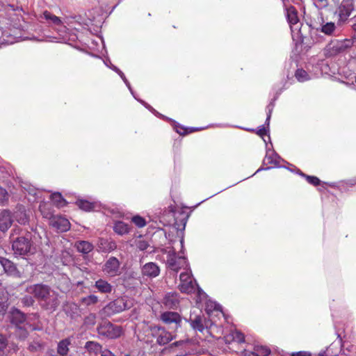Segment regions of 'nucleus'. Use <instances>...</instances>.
Segmentation results:
<instances>
[{
	"instance_id": "obj_1",
	"label": "nucleus",
	"mask_w": 356,
	"mask_h": 356,
	"mask_svg": "<svg viewBox=\"0 0 356 356\" xmlns=\"http://www.w3.org/2000/svg\"><path fill=\"white\" fill-rule=\"evenodd\" d=\"M11 243L15 256L25 257L34 253L35 248L29 236L13 238Z\"/></svg>"
},
{
	"instance_id": "obj_2",
	"label": "nucleus",
	"mask_w": 356,
	"mask_h": 356,
	"mask_svg": "<svg viewBox=\"0 0 356 356\" xmlns=\"http://www.w3.org/2000/svg\"><path fill=\"white\" fill-rule=\"evenodd\" d=\"M131 302L126 297L118 298L109 302L103 308V312L107 316L122 312L131 308Z\"/></svg>"
},
{
	"instance_id": "obj_3",
	"label": "nucleus",
	"mask_w": 356,
	"mask_h": 356,
	"mask_svg": "<svg viewBox=\"0 0 356 356\" xmlns=\"http://www.w3.org/2000/svg\"><path fill=\"white\" fill-rule=\"evenodd\" d=\"M353 46V42L350 40H334L327 44L324 49V54L326 57H334L346 51Z\"/></svg>"
},
{
	"instance_id": "obj_4",
	"label": "nucleus",
	"mask_w": 356,
	"mask_h": 356,
	"mask_svg": "<svg viewBox=\"0 0 356 356\" xmlns=\"http://www.w3.org/2000/svg\"><path fill=\"white\" fill-rule=\"evenodd\" d=\"M40 210L44 218L49 219V225L58 232H65L70 229V223L67 218L52 216L50 212L44 213L42 205H40Z\"/></svg>"
},
{
	"instance_id": "obj_5",
	"label": "nucleus",
	"mask_w": 356,
	"mask_h": 356,
	"mask_svg": "<svg viewBox=\"0 0 356 356\" xmlns=\"http://www.w3.org/2000/svg\"><path fill=\"white\" fill-rule=\"evenodd\" d=\"M99 335L109 339H117L122 334V328L120 326L115 325L109 321H103L97 327Z\"/></svg>"
},
{
	"instance_id": "obj_6",
	"label": "nucleus",
	"mask_w": 356,
	"mask_h": 356,
	"mask_svg": "<svg viewBox=\"0 0 356 356\" xmlns=\"http://www.w3.org/2000/svg\"><path fill=\"white\" fill-rule=\"evenodd\" d=\"M26 292L33 296L40 302H44L47 296L52 291L50 287L45 284H37L28 286L26 289Z\"/></svg>"
},
{
	"instance_id": "obj_7",
	"label": "nucleus",
	"mask_w": 356,
	"mask_h": 356,
	"mask_svg": "<svg viewBox=\"0 0 356 356\" xmlns=\"http://www.w3.org/2000/svg\"><path fill=\"white\" fill-rule=\"evenodd\" d=\"M186 264V261L184 257L177 256L175 250L168 252L166 265L168 268L178 272L181 268H184Z\"/></svg>"
},
{
	"instance_id": "obj_8",
	"label": "nucleus",
	"mask_w": 356,
	"mask_h": 356,
	"mask_svg": "<svg viewBox=\"0 0 356 356\" xmlns=\"http://www.w3.org/2000/svg\"><path fill=\"white\" fill-rule=\"evenodd\" d=\"M180 284L179 289L181 292L191 293L195 291L196 284L193 282L189 273H181L179 275Z\"/></svg>"
},
{
	"instance_id": "obj_9",
	"label": "nucleus",
	"mask_w": 356,
	"mask_h": 356,
	"mask_svg": "<svg viewBox=\"0 0 356 356\" xmlns=\"http://www.w3.org/2000/svg\"><path fill=\"white\" fill-rule=\"evenodd\" d=\"M103 271L111 277H114L120 273V261L114 257H110L104 264Z\"/></svg>"
},
{
	"instance_id": "obj_10",
	"label": "nucleus",
	"mask_w": 356,
	"mask_h": 356,
	"mask_svg": "<svg viewBox=\"0 0 356 356\" xmlns=\"http://www.w3.org/2000/svg\"><path fill=\"white\" fill-rule=\"evenodd\" d=\"M0 264L7 275L17 278L22 277V273L13 261L5 257H0Z\"/></svg>"
},
{
	"instance_id": "obj_11",
	"label": "nucleus",
	"mask_w": 356,
	"mask_h": 356,
	"mask_svg": "<svg viewBox=\"0 0 356 356\" xmlns=\"http://www.w3.org/2000/svg\"><path fill=\"white\" fill-rule=\"evenodd\" d=\"M59 305L58 294L52 290L41 306L47 310L55 311Z\"/></svg>"
},
{
	"instance_id": "obj_12",
	"label": "nucleus",
	"mask_w": 356,
	"mask_h": 356,
	"mask_svg": "<svg viewBox=\"0 0 356 356\" xmlns=\"http://www.w3.org/2000/svg\"><path fill=\"white\" fill-rule=\"evenodd\" d=\"M13 218L8 209H3L0 212V231L5 232L12 225Z\"/></svg>"
},
{
	"instance_id": "obj_13",
	"label": "nucleus",
	"mask_w": 356,
	"mask_h": 356,
	"mask_svg": "<svg viewBox=\"0 0 356 356\" xmlns=\"http://www.w3.org/2000/svg\"><path fill=\"white\" fill-rule=\"evenodd\" d=\"M161 319L166 324L175 323L177 327L180 326L181 318L177 312H165L161 314Z\"/></svg>"
},
{
	"instance_id": "obj_14",
	"label": "nucleus",
	"mask_w": 356,
	"mask_h": 356,
	"mask_svg": "<svg viewBox=\"0 0 356 356\" xmlns=\"http://www.w3.org/2000/svg\"><path fill=\"white\" fill-rule=\"evenodd\" d=\"M163 304L170 309H177L179 305V297L176 292H169L163 298Z\"/></svg>"
},
{
	"instance_id": "obj_15",
	"label": "nucleus",
	"mask_w": 356,
	"mask_h": 356,
	"mask_svg": "<svg viewBox=\"0 0 356 356\" xmlns=\"http://www.w3.org/2000/svg\"><path fill=\"white\" fill-rule=\"evenodd\" d=\"M188 322L193 330H197L200 332H202L207 327L206 318L204 316L197 315L195 316L194 318L191 317Z\"/></svg>"
},
{
	"instance_id": "obj_16",
	"label": "nucleus",
	"mask_w": 356,
	"mask_h": 356,
	"mask_svg": "<svg viewBox=\"0 0 356 356\" xmlns=\"http://www.w3.org/2000/svg\"><path fill=\"white\" fill-rule=\"evenodd\" d=\"M156 343L160 346H163L169 343L173 339V335L166 331L165 329L158 327L156 331Z\"/></svg>"
},
{
	"instance_id": "obj_17",
	"label": "nucleus",
	"mask_w": 356,
	"mask_h": 356,
	"mask_svg": "<svg viewBox=\"0 0 356 356\" xmlns=\"http://www.w3.org/2000/svg\"><path fill=\"white\" fill-rule=\"evenodd\" d=\"M142 273L144 275L149 277H156L160 273V268L156 264L149 262L143 266Z\"/></svg>"
},
{
	"instance_id": "obj_18",
	"label": "nucleus",
	"mask_w": 356,
	"mask_h": 356,
	"mask_svg": "<svg viewBox=\"0 0 356 356\" xmlns=\"http://www.w3.org/2000/svg\"><path fill=\"white\" fill-rule=\"evenodd\" d=\"M353 7V3L350 0H343L339 8L340 17L341 19L348 18L351 15Z\"/></svg>"
},
{
	"instance_id": "obj_19",
	"label": "nucleus",
	"mask_w": 356,
	"mask_h": 356,
	"mask_svg": "<svg viewBox=\"0 0 356 356\" xmlns=\"http://www.w3.org/2000/svg\"><path fill=\"white\" fill-rule=\"evenodd\" d=\"M15 219L21 225H25L29 222V216L25 209L22 206L17 207V209L14 213Z\"/></svg>"
},
{
	"instance_id": "obj_20",
	"label": "nucleus",
	"mask_w": 356,
	"mask_h": 356,
	"mask_svg": "<svg viewBox=\"0 0 356 356\" xmlns=\"http://www.w3.org/2000/svg\"><path fill=\"white\" fill-rule=\"evenodd\" d=\"M26 320L25 314L19 309L14 308L10 312V321L13 324L19 326Z\"/></svg>"
},
{
	"instance_id": "obj_21",
	"label": "nucleus",
	"mask_w": 356,
	"mask_h": 356,
	"mask_svg": "<svg viewBox=\"0 0 356 356\" xmlns=\"http://www.w3.org/2000/svg\"><path fill=\"white\" fill-rule=\"evenodd\" d=\"M94 286L102 293H111L113 291V286L106 280L103 279L97 280Z\"/></svg>"
},
{
	"instance_id": "obj_22",
	"label": "nucleus",
	"mask_w": 356,
	"mask_h": 356,
	"mask_svg": "<svg viewBox=\"0 0 356 356\" xmlns=\"http://www.w3.org/2000/svg\"><path fill=\"white\" fill-rule=\"evenodd\" d=\"M84 348L90 353L97 355L101 353L102 350V346L100 343L97 341H87L84 346Z\"/></svg>"
},
{
	"instance_id": "obj_23",
	"label": "nucleus",
	"mask_w": 356,
	"mask_h": 356,
	"mask_svg": "<svg viewBox=\"0 0 356 356\" xmlns=\"http://www.w3.org/2000/svg\"><path fill=\"white\" fill-rule=\"evenodd\" d=\"M130 229V226L122 221L116 222L113 226L114 232L119 235L128 234Z\"/></svg>"
},
{
	"instance_id": "obj_24",
	"label": "nucleus",
	"mask_w": 356,
	"mask_h": 356,
	"mask_svg": "<svg viewBox=\"0 0 356 356\" xmlns=\"http://www.w3.org/2000/svg\"><path fill=\"white\" fill-rule=\"evenodd\" d=\"M75 247L78 252L83 254H88L93 250V245L88 241H77L75 243Z\"/></svg>"
},
{
	"instance_id": "obj_25",
	"label": "nucleus",
	"mask_w": 356,
	"mask_h": 356,
	"mask_svg": "<svg viewBox=\"0 0 356 356\" xmlns=\"http://www.w3.org/2000/svg\"><path fill=\"white\" fill-rule=\"evenodd\" d=\"M70 342L68 339H63L60 341L57 347V352L61 356H65L67 355L69 351V345Z\"/></svg>"
},
{
	"instance_id": "obj_26",
	"label": "nucleus",
	"mask_w": 356,
	"mask_h": 356,
	"mask_svg": "<svg viewBox=\"0 0 356 356\" xmlns=\"http://www.w3.org/2000/svg\"><path fill=\"white\" fill-rule=\"evenodd\" d=\"M43 17L49 23H51L55 25L62 24V21L58 17L51 14L47 10L43 12Z\"/></svg>"
},
{
	"instance_id": "obj_27",
	"label": "nucleus",
	"mask_w": 356,
	"mask_h": 356,
	"mask_svg": "<svg viewBox=\"0 0 356 356\" xmlns=\"http://www.w3.org/2000/svg\"><path fill=\"white\" fill-rule=\"evenodd\" d=\"M270 352V348L265 346L255 345L253 348L255 356H268Z\"/></svg>"
},
{
	"instance_id": "obj_28",
	"label": "nucleus",
	"mask_w": 356,
	"mask_h": 356,
	"mask_svg": "<svg viewBox=\"0 0 356 356\" xmlns=\"http://www.w3.org/2000/svg\"><path fill=\"white\" fill-rule=\"evenodd\" d=\"M335 30L336 25L334 22H327L320 28V31L327 35H332Z\"/></svg>"
},
{
	"instance_id": "obj_29",
	"label": "nucleus",
	"mask_w": 356,
	"mask_h": 356,
	"mask_svg": "<svg viewBox=\"0 0 356 356\" xmlns=\"http://www.w3.org/2000/svg\"><path fill=\"white\" fill-rule=\"evenodd\" d=\"M99 301L98 297L95 295H89L86 297H83L81 299L82 305L89 307L97 304Z\"/></svg>"
},
{
	"instance_id": "obj_30",
	"label": "nucleus",
	"mask_w": 356,
	"mask_h": 356,
	"mask_svg": "<svg viewBox=\"0 0 356 356\" xmlns=\"http://www.w3.org/2000/svg\"><path fill=\"white\" fill-rule=\"evenodd\" d=\"M76 204L81 209L85 211H90L95 208L93 203L84 200H78Z\"/></svg>"
},
{
	"instance_id": "obj_31",
	"label": "nucleus",
	"mask_w": 356,
	"mask_h": 356,
	"mask_svg": "<svg viewBox=\"0 0 356 356\" xmlns=\"http://www.w3.org/2000/svg\"><path fill=\"white\" fill-rule=\"evenodd\" d=\"M287 18L290 24L295 25L298 22L297 12L293 7L288 9Z\"/></svg>"
},
{
	"instance_id": "obj_32",
	"label": "nucleus",
	"mask_w": 356,
	"mask_h": 356,
	"mask_svg": "<svg viewBox=\"0 0 356 356\" xmlns=\"http://www.w3.org/2000/svg\"><path fill=\"white\" fill-rule=\"evenodd\" d=\"M228 337L238 343H243L245 341L244 334L237 330H232Z\"/></svg>"
},
{
	"instance_id": "obj_33",
	"label": "nucleus",
	"mask_w": 356,
	"mask_h": 356,
	"mask_svg": "<svg viewBox=\"0 0 356 356\" xmlns=\"http://www.w3.org/2000/svg\"><path fill=\"white\" fill-rule=\"evenodd\" d=\"M15 334L17 338L19 339V340H25L29 335V332L26 329L23 328L22 327L17 326Z\"/></svg>"
},
{
	"instance_id": "obj_34",
	"label": "nucleus",
	"mask_w": 356,
	"mask_h": 356,
	"mask_svg": "<svg viewBox=\"0 0 356 356\" xmlns=\"http://www.w3.org/2000/svg\"><path fill=\"white\" fill-rule=\"evenodd\" d=\"M296 78L300 82L305 81L309 79V74L302 69H298L295 74Z\"/></svg>"
},
{
	"instance_id": "obj_35",
	"label": "nucleus",
	"mask_w": 356,
	"mask_h": 356,
	"mask_svg": "<svg viewBox=\"0 0 356 356\" xmlns=\"http://www.w3.org/2000/svg\"><path fill=\"white\" fill-rule=\"evenodd\" d=\"M52 200L57 204L58 207H63L65 204V200L62 197L60 193H55L51 195Z\"/></svg>"
},
{
	"instance_id": "obj_36",
	"label": "nucleus",
	"mask_w": 356,
	"mask_h": 356,
	"mask_svg": "<svg viewBox=\"0 0 356 356\" xmlns=\"http://www.w3.org/2000/svg\"><path fill=\"white\" fill-rule=\"evenodd\" d=\"M9 195L7 191L0 186V204L2 206L6 205L8 202Z\"/></svg>"
},
{
	"instance_id": "obj_37",
	"label": "nucleus",
	"mask_w": 356,
	"mask_h": 356,
	"mask_svg": "<svg viewBox=\"0 0 356 356\" xmlns=\"http://www.w3.org/2000/svg\"><path fill=\"white\" fill-rule=\"evenodd\" d=\"M300 174L302 177H305L307 181L309 184H312L314 186H318V185L320 184L321 181H320V179L318 177H314V176L307 175H305V174H304L302 172H300Z\"/></svg>"
},
{
	"instance_id": "obj_38",
	"label": "nucleus",
	"mask_w": 356,
	"mask_h": 356,
	"mask_svg": "<svg viewBox=\"0 0 356 356\" xmlns=\"http://www.w3.org/2000/svg\"><path fill=\"white\" fill-rule=\"evenodd\" d=\"M132 222L138 227H143L146 225L145 220L140 216H134Z\"/></svg>"
},
{
	"instance_id": "obj_39",
	"label": "nucleus",
	"mask_w": 356,
	"mask_h": 356,
	"mask_svg": "<svg viewBox=\"0 0 356 356\" xmlns=\"http://www.w3.org/2000/svg\"><path fill=\"white\" fill-rule=\"evenodd\" d=\"M44 346L42 343L38 341H33L31 343L29 346V350L31 352H36L41 350L43 348Z\"/></svg>"
},
{
	"instance_id": "obj_40",
	"label": "nucleus",
	"mask_w": 356,
	"mask_h": 356,
	"mask_svg": "<svg viewBox=\"0 0 356 356\" xmlns=\"http://www.w3.org/2000/svg\"><path fill=\"white\" fill-rule=\"evenodd\" d=\"M8 338L5 335L0 334V353L4 351L8 346Z\"/></svg>"
},
{
	"instance_id": "obj_41",
	"label": "nucleus",
	"mask_w": 356,
	"mask_h": 356,
	"mask_svg": "<svg viewBox=\"0 0 356 356\" xmlns=\"http://www.w3.org/2000/svg\"><path fill=\"white\" fill-rule=\"evenodd\" d=\"M21 301L23 305L26 307H30L33 305L35 302L33 298L30 296H25L22 298Z\"/></svg>"
},
{
	"instance_id": "obj_42",
	"label": "nucleus",
	"mask_w": 356,
	"mask_h": 356,
	"mask_svg": "<svg viewBox=\"0 0 356 356\" xmlns=\"http://www.w3.org/2000/svg\"><path fill=\"white\" fill-rule=\"evenodd\" d=\"M264 163L268 165V164H274L277 165V162L276 161V159L273 157V156L271 155H266L264 159Z\"/></svg>"
},
{
	"instance_id": "obj_43",
	"label": "nucleus",
	"mask_w": 356,
	"mask_h": 356,
	"mask_svg": "<svg viewBox=\"0 0 356 356\" xmlns=\"http://www.w3.org/2000/svg\"><path fill=\"white\" fill-rule=\"evenodd\" d=\"M332 350V348L330 346L325 350L321 351L319 353V356H338L337 353L333 354Z\"/></svg>"
},
{
	"instance_id": "obj_44",
	"label": "nucleus",
	"mask_w": 356,
	"mask_h": 356,
	"mask_svg": "<svg viewBox=\"0 0 356 356\" xmlns=\"http://www.w3.org/2000/svg\"><path fill=\"white\" fill-rule=\"evenodd\" d=\"M268 132V130L264 125H262L259 127V129L257 131V134L259 136L264 138V136L267 135Z\"/></svg>"
},
{
	"instance_id": "obj_45",
	"label": "nucleus",
	"mask_w": 356,
	"mask_h": 356,
	"mask_svg": "<svg viewBox=\"0 0 356 356\" xmlns=\"http://www.w3.org/2000/svg\"><path fill=\"white\" fill-rule=\"evenodd\" d=\"M136 246L139 250H145L147 248L148 244L145 241L140 240L137 242Z\"/></svg>"
},
{
	"instance_id": "obj_46",
	"label": "nucleus",
	"mask_w": 356,
	"mask_h": 356,
	"mask_svg": "<svg viewBox=\"0 0 356 356\" xmlns=\"http://www.w3.org/2000/svg\"><path fill=\"white\" fill-rule=\"evenodd\" d=\"M96 319V315L95 314H90L86 318V323L94 325L95 323Z\"/></svg>"
},
{
	"instance_id": "obj_47",
	"label": "nucleus",
	"mask_w": 356,
	"mask_h": 356,
	"mask_svg": "<svg viewBox=\"0 0 356 356\" xmlns=\"http://www.w3.org/2000/svg\"><path fill=\"white\" fill-rule=\"evenodd\" d=\"M115 70L120 76V77L122 79V80L126 83V85L128 86V88H130V83L128 81V80L127 79V78L125 77L124 73L117 67H115Z\"/></svg>"
},
{
	"instance_id": "obj_48",
	"label": "nucleus",
	"mask_w": 356,
	"mask_h": 356,
	"mask_svg": "<svg viewBox=\"0 0 356 356\" xmlns=\"http://www.w3.org/2000/svg\"><path fill=\"white\" fill-rule=\"evenodd\" d=\"M220 309V306L216 303H211V305L207 304L206 310L209 312V311L213 310H219Z\"/></svg>"
},
{
	"instance_id": "obj_49",
	"label": "nucleus",
	"mask_w": 356,
	"mask_h": 356,
	"mask_svg": "<svg viewBox=\"0 0 356 356\" xmlns=\"http://www.w3.org/2000/svg\"><path fill=\"white\" fill-rule=\"evenodd\" d=\"M291 356H310V353L306 351H300L297 353H293Z\"/></svg>"
},
{
	"instance_id": "obj_50",
	"label": "nucleus",
	"mask_w": 356,
	"mask_h": 356,
	"mask_svg": "<svg viewBox=\"0 0 356 356\" xmlns=\"http://www.w3.org/2000/svg\"><path fill=\"white\" fill-rule=\"evenodd\" d=\"M101 356H114L113 354L108 350H102Z\"/></svg>"
},
{
	"instance_id": "obj_51",
	"label": "nucleus",
	"mask_w": 356,
	"mask_h": 356,
	"mask_svg": "<svg viewBox=\"0 0 356 356\" xmlns=\"http://www.w3.org/2000/svg\"><path fill=\"white\" fill-rule=\"evenodd\" d=\"M184 343V341H176L173 343H172L170 346V348H172L174 346L177 347V346H181Z\"/></svg>"
},
{
	"instance_id": "obj_52",
	"label": "nucleus",
	"mask_w": 356,
	"mask_h": 356,
	"mask_svg": "<svg viewBox=\"0 0 356 356\" xmlns=\"http://www.w3.org/2000/svg\"><path fill=\"white\" fill-rule=\"evenodd\" d=\"M270 116H271V110L269 109V111H268V113L267 118H266V122L267 123L268 126L269 125V121H270Z\"/></svg>"
},
{
	"instance_id": "obj_53",
	"label": "nucleus",
	"mask_w": 356,
	"mask_h": 356,
	"mask_svg": "<svg viewBox=\"0 0 356 356\" xmlns=\"http://www.w3.org/2000/svg\"><path fill=\"white\" fill-rule=\"evenodd\" d=\"M245 356H255V353H253V351H245Z\"/></svg>"
},
{
	"instance_id": "obj_54",
	"label": "nucleus",
	"mask_w": 356,
	"mask_h": 356,
	"mask_svg": "<svg viewBox=\"0 0 356 356\" xmlns=\"http://www.w3.org/2000/svg\"><path fill=\"white\" fill-rule=\"evenodd\" d=\"M116 248V245L114 243L111 242L109 243V249L113 250Z\"/></svg>"
},
{
	"instance_id": "obj_55",
	"label": "nucleus",
	"mask_w": 356,
	"mask_h": 356,
	"mask_svg": "<svg viewBox=\"0 0 356 356\" xmlns=\"http://www.w3.org/2000/svg\"><path fill=\"white\" fill-rule=\"evenodd\" d=\"M352 28L355 31H356V22L352 25Z\"/></svg>"
},
{
	"instance_id": "obj_56",
	"label": "nucleus",
	"mask_w": 356,
	"mask_h": 356,
	"mask_svg": "<svg viewBox=\"0 0 356 356\" xmlns=\"http://www.w3.org/2000/svg\"><path fill=\"white\" fill-rule=\"evenodd\" d=\"M318 2H327V0H318Z\"/></svg>"
}]
</instances>
